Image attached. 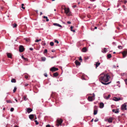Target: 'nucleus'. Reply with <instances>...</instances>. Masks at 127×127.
<instances>
[{
  "instance_id": "nucleus-1",
  "label": "nucleus",
  "mask_w": 127,
  "mask_h": 127,
  "mask_svg": "<svg viewBox=\"0 0 127 127\" xmlns=\"http://www.w3.org/2000/svg\"><path fill=\"white\" fill-rule=\"evenodd\" d=\"M110 78L109 75L108 74H101L100 75L99 80L103 84L107 85L111 83V82L107 83H106L108 81Z\"/></svg>"
},
{
  "instance_id": "nucleus-2",
  "label": "nucleus",
  "mask_w": 127,
  "mask_h": 127,
  "mask_svg": "<svg viewBox=\"0 0 127 127\" xmlns=\"http://www.w3.org/2000/svg\"><path fill=\"white\" fill-rule=\"evenodd\" d=\"M64 10H65V13L67 15L70 16L71 15V12L70 11L69 8H64Z\"/></svg>"
},
{
  "instance_id": "nucleus-3",
  "label": "nucleus",
  "mask_w": 127,
  "mask_h": 127,
  "mask_svg": "<svg viewBox=\"0 0 127 127\" xmlns=\"http://www.w3.org/2000/svg\"><path fill=\"white\" fill-rule=\"evenodd\" d=\"M63 121V120L61 119H57L56 121L57 122V124H56V125L58 126H59V125H61Z\"/></svg>"
},
{
  "instance_id": "nucleus-4",
  "label": "nucleus",
  "mask_w": 127,
  "mask_h": 127,
  "mask_svg": "<svg viewBox=\"0 0 127 127\" xmlns=\"http://www.w3.org/2000/svg\"><path fill=\"white\" fill-rule=\"evenodd\" d=\"M58 70V68H56L55 67H53L50 69V71H51L52 72H55Z\"/></svg>"
},
{
  "instance_id": "nucleus-5",
  "label": "nucleus",
  "mask_w": 127,
  "mask_h": 127,
  "mask_svg": "<svg viewBox=\"0 0 127 127\" xmlns=\"http://www.w3.org/2000/svg\"><path fill=\"white\" fill-rule=\"evenodd\" d=\"M127 105L126 103H124V104L122 105L121 109L123 110H127Z\"/></svg>"
},
{
  "instance_id": "nucleus-6",
  "label": "nucleus",
  "mask_w": 127,
  "mask_h": 127,
  "mask_svg": "<svg viewBox=\"0 0 127 127\" xmlns=\"http://www.w3.org/2000/svg\"><path fill=\"white\" fill-rule=\"evenodd\" d=\"M24 50V48L22 45H21L20 46L19 48V50L20 52H23Z\"/></svg>"
},
{
  "instance_id": "nucleus-7",
  "label": "nucleus",
  "mask_w": 127,
  "mask_h": 127,
  "mask_svg": "<svg viewBox=\"0 0 127 127\" xmlns=\"http://www.w3.org/2000/svg\"><path fill=\"white\" fill-rule=\"evenodd\" d=\"M113 119L112 118L110 117L109 119H105V121L106 122L107 121L109 123H111L112 122Z\"/></svg>"
},
{
  "instance_id": "nucleus-8",
  "label": "nucleus",
  "mask_w": 127,
  "mask_h": 127,
  "mask_svg": "<svg viewBox=\"0 0 127 127\" xmlns=\"http://www.w3.org/2000/svg\"><path fill=\"white\" fill-rule=\"evenodd\" d=\"M88 100L89 101H92L95 100V98H93V97L89 96L88 97Z\"/></svg>"
},
{
  "instance_id": "nucleus-9",
  "label": "nucleus",
  "mask_w": 127,
  "mask_h": 127,
  "mask_svg": "<svg viewBox=\"0 0 127 127\" xmlns=\"http://www.w3.org/2000/svg\"><path fill=\"white\" fill-rule=\"evenodd\" d=\"M123 57L124 58H125L127 55V51H125L122 53Z\"/></svg>"
},
{
  "instance_id": "nucleus-10",
  "label": "nucleus",
  "mask_w": 127,
  "mask_h": 127,
  "mask_svg": "<svg viewBox=\"0 0 127 127\" xmlns=\"http://www.w3.org/2000/svg\"><path fill=\"white\" fill-rule=\"evenodd\" d=\"M113 100L116 101H118L121 100V98H117L116 97L113 98Z\"/></svg>"
},
{
  "instance_id": "nucleus-11",
  "label": "nucleus",
  "mask_w": 127,
  "mask_h": 127,
  "mask_svg": "<svg viewBox=\"0 0 127 127\" xmlns=\"http://www.w3.org/2000/svg\"><path fill=\"white\" fill-rule=\"evenodd\" d=\"M112 111L113 112L116 113H117L119 112V109H117L116 110L113 109L112 110Z\"/></svg>"
},
{
  "instance_id": "nucleus-12",
  "label": "nucleus",
  "mask_w": 127,
  "mask_h": 127,
  "mask_svg": "<svg viewBox=\"0 0 127 127\" xmlns=\"http://www.w3.org/2000/svg\"><path fill=\"white\" fill-rule=\"evenodd\" d=\"M32 110L30 108H28L27 109V111L28 113H29L32 112Z\"/></svg>"
},
{
  "instance_id": "nucleus-13",
  "label": "nucleus",
  "mask_w": 127,
  "mask_h": 127,
  "mask_svg": "<svg viewBox=\"0 0 127 127\" xmlns=\"http://www.w3.org/2000/svg\"><path fill=\"white\" fill-rule=\"evenodd\" d=\"M75 63L77 65H80V63L77 60L75 61Z\"/></svg>"
},
{
  "instance_id": "nucleus-14",
  "label": "nucleus",
  "mask_w": 127,
  "mask_h": 127,
  "mask_svg": "<svg viewBox=\"0 0 127 127\" xmlns=\"http://www.w3.org/2000/svg\"><path fill=\"white\" fill-rule=\"evenodd\" d=\"M7 54L8 58H12V55L11 54L9 53H7Z\"/></svg>"
},
{
  "instance_id": "nucleus-15",
  "label": "nucleus",
  "mask_w": 127,
  "mask_h": 127,
  "mask_svg": "<svg viewBox=\"0 0 127 127\" xmlns=\"http://www.w3.org/2000/svg\"><path fill=\"white\" fill-rule=\"evenodd\" d=\"M104 107V104L103 103H100L99 105V107L100 108H102Z\"/></svg>"
},
{
  "instance_id": "nucleus-16",
  "label": "nucleus",
  "mask_w": 127,
  "mask_h": 127,
  "mask_svg": "<svg viewBox=\"0 0 127 127\" xmlns=\"http://www.w3.org/2000/svg\"><path fill=\"white\" fill-rule=\"evenodd\" d=\"M29 118L31 120L33 119L34 118V115L33 114H31L29 116Z\"/></svg>"
},
{
  "instance_id": "nucleus-17",
  "label": "nucleus",
  "mask_w": 127,
  "mask_h": 127,
  "mask_svg": "<svg viewBox=\"0 0 127 127\" xmlns=\"http://www.w3.org/2000/svg\"><path fill=\"white\" fill-rule=\"evenodd\" d=\"M110 96L111 95H109L107 96H104V97L105 99H108L109 98H110Z\"/></svg>"
},
{
  "instance_id": "nucleus-18",
  "label": "nucleus",
  "mask_w": 127,
  "mask_h": 127,
  "mask_svg": "<svg viewBox=\"0 0 127 127\" xmlns=\"http://www.w3.org/2000/svg\"><path fill=\"white\" fill-rule=\"evenodd\" d=\"M59 75L58 73L57 72H56L53 73V77H56L58 76Z\"/></svg>"
},
{
  "instance_id": "nucleus-19",
  "label": "nucleus",
  "mask_w": 127,
  "mask_h": 127,
  "mask_svg": "<svg viewBox=\"0 0 127 127\" xmlns=\"http://www.w3.org/2000/svg\"><path fill=\"white\" fill-rule=\"evenodd\" d=\"M53 25L55 26H58L59 27H62V26L61 25H60L59 24H58V23H54L53 24Z\"/></svg>"
},
{
  "instance_id": "nucleus-20",
  "label": "nucleus",
  "mask_w": 127,
  "mask_h": 127,
  "mask_svg": "<svg viewBox=\"0 0 127 127\" xmlns=\"http://www.w3.org/2000/svg\"><path fill=\"white\" fill-rule=\"evenodd\" d=\"M87 48L86 47H84L82 50V52H85L87 51Z\"/></svg>"
},
{
  "instance_id": "nucleus-21",
  "label": "nucleus",
  "mask_w": 127,
  "mask_h": 127,
  "mask_svg": "<svg viewBox=\"0 0 127 127\" xmlns=\"http://www.w3.org/2000/svg\"><path fill=\"white\" fill-rule=\"evenodd\" d=\"M100 64V63L98 62H96V64H95L96 65V68L98 66H99Z\"/></svg>"
},
{
  "instance_id": "nucleus-22",
  "label": "nucleus",
  "mask_w": 127,
  "mask_h": 127,
  "mask_svg": "<svg viewBox=\"0 0 127 127\" xmlns=\"http://www.w3.org/2000/svg\"><path fill=\"white\" fill-rule=\"evenodd\" d=\"M23 100L25 101L27 100L28 98H27V96H24L23 97Z\"/></svg>"
},
{
  "instance_id": "nucleus-23",
  "label": "nucleus",
  "mask_w": 127,
  "mask_h": 127,
  "mask_svg": "<svg viewBox=\"0 0 127 127\" xmlns=\"http://www.w3.org/2000/svg\"><path fill=\"white\" fill-rule=\"evenodd\" d=\"M42 60L43 61H44L46 60V58L45 57H42L41 58Z\"/></svg>"
},
{
  "instance_id": "nucleus-24",
  "label": "nucleus",
  "mask_w": 127,
  "mask_h": 127,
  "mask_svg": "<svg viewBox=\"0 0 127 127\" xmlns=\"http://www.w3.org/2000/svg\"><path fill=\"white\" fill-rule=\"evenodd\" d=\"M24 39H25L26 40V41L27 42H29L30 41V39L29 38H25Z\"/></svg>"
},
{
  "instance_id": "nucleus-25",
  "label": "nucleus",
  "mask_w": 127,
  "mask_h": 127,
  "mask_svg": "<svg viewBox=\"0 0 127 127\" xmlns=\"http://www.w3.org/2000/svg\"><path fill=\"white\" fill-rule=\"evenodd\" d=\"M43 18H46L47 21H49V19H48L47 17L44 16H43Z\"/></svg>"
},
{
  "instance_id": "nucleus-26",
  "label": "nucleus",
  "mask_w": 127,
  "mask_h": 127,
  "mask_svg": "<svg viewBox=\"0 0 127 127\" xmlns=\"http://www.w3.org/2000/svg\"><path fill=\"white\" fill-rule=\"evenodd\" d=\"M11 82L12 83H15L16 82V80L15 79H12L11 80Z\"/></svg>"
},
{
  "instance_id": "nucleus-27",
  "label": "nucleus",
  "mask_w": 127,
  "mask_h": 127,
  "mask_svg": "<svg viewBox=\"0 0 127 127\" xmlns=\"http://www.w3.org/2000/svg\"><path fill=\"white\" fill-rule=\"evenodd\" d=\"M97 111L96 110H94V115H96L97 113Z\"/></svg>"
},
{
  "instance_id": "nucleus-28",
  "label": "nucleus",
  "mask_w": 127,
  "mask_h": 127,
  "mask_svg": "<svg viewBox=\"0 0 127 127\" xmlns=\"http://www.w3.org/2000/svg\"><path fill=\"white\" fill-rule=\"evenodd\" d=\"M70 29H71V31L73 32H75V30H72V29H73V27L72 26H71L70 27Z\"/></svg>"
},
{
  "instance_id": "nucleus-29",
  "label": "nucleus",
  "mask_w": 127,
  "mask_h": 127,
  "mask_svg": "<svg viewBox=\"0 0 127 127\" xmlns=\"http://www.w3.org/2000/svg\"><path fill=\"white\" fill-rule=\"evenodd\" d=\"M13 28H16L17 26V24L16 23H14L13 25Z\"/></svg>"
},
{
  "instance_id": "nucleus-30",
  "label": "nucleus",
  "mask_w": 127,
  "mask_h": 127,
  "mask_svg": "<svg viewBox=\"0 0 127 127\" xmlns=\"http://www.w3.org/2000/svg\"><path fill=\"white\" fill-rule=\"evenodd\" d=\"M41 44L43 46H45L46 45V43L44 41H42Z\"/></svg>"
},
{
  "instance_id": "nucleus-31",
  "label": "nucleus",
  "mask_w": 127,
  "mask_h": 127,
  "mask_svg": "<svg viewBox=\"0 0 127 127\" xmlns=\"http://www.w3.org/2000/svg\"><path fill=\"white\" fill-rule=\"evenodd\" d=\"M16 90H17V88H16V87H14V89L13 90V92L15 93L16 92Z\"/></svg>"
},
{
  "instance_id": "nucleus-32",
  "label": "nucleus",
  "mask_w": 127,
  "mask_h": 127,
  "mask_svg": "<svg viewBox=\"0 0 127 127\" xmlns=\"http://www.w3.org/2000/svg\"><path fill=\"white\" fill-rule=\"evenodd\" d=\"M107 52V49L106 48H104L103 50V52L104 53H106Z\"/></svg>"
},
{
  "instance_id": "nucleus-33",
  "label": "nucleus",
  "mask_w": 127,
  "mask_h": 127,
  "mask_svg": "<svg viewBox=\"0 0 127 127\" xmlns=\"http://www.w3.org/2000/svg\"><path fill=\"white\" fill-rule=\"evenodd\" d=\"M107 57L108 58H110L111 57V54H109L107 55Z\"/></svg>"
},
{
  "instance_id": "nucleus-34",
  "label": "nucleus",
  "mask_w": 127,
  "mask_h": 127,
  "mask_svg": "<svg viewBox=\"0 0 127 127\" xmlns=\"http://www.w3.org/2000/svg\"><path fill=\"white\" fill-rule=\"evenodd\" d=\"M41 39H36L35 40V42H38L39 41H41Z\"/></svg>"
},
{
  "instance_id": "nucleus-35",
  "label": "nucleus",
  "mask_w": 127,
  "mask_h": 127,
  "mask_svg": "<svg viewBox=\"0 0 127 127\" xmlns=\"http://www.w3.org/2000/svg\"><path fill=\"white\" fill-rule=\"evenodd\" d=\"M50 44L51 46H52L54 45V43L53 42H51L50 43Z\"/></svg>"
},
{
  "instance_id": "nucleus-36",
  "label": "nucleus",
  "mask_w": 127,
  "mask_h": 127,
  "mask_svg": "<svg viewBox=\"0 0 127 127\" xmlns=\"http://www.w3.org/2000/svg\"><path fill=\"white\" fill-rule=\"evenodd\" d=\"M6 101L7 103H12V101L10 100H7Z\"/></svg>"
},
{
  "instance_id": "nucleus-37",
  "label": "nucleus",
  "mask_w": 127,
  "mask_h": 127,
  "mask_svg": "<svg viewBox=\"0 0 127 127\" xmlns=\"http://www.w3.org/2000/svg\"><path fill=\"white\" fill-rule=\"evenodd\" d=\"M14 109L13 108H11V109H10V111L11 112H12L14 111Z\"/></svg>"
},
{
  "instance_id": "nucleus-38",
  "label": "nucleus",
  "mask_w": 127,
  "mask_h": 127,
  "mask_svg": "<svg viewBox=\"0 0 127 127\" xmlns=\"http://www.w3.org/2000/svg\"><path fill=\"white\" fill-rule=\"evenodd\" d=\"M35 122V124L36 125H37L38 124L39 122H38L36 120L34 121Z\"/></svg>"
},
{
  "instance_id": "nucleus-39",
  "label": "nucleus",
  "mask_w": 127,
  "mask_h": 127,
  "mask_svg": "<svg viewBox=\"0 0 127 127\" xmlns=\"http://www.w3.org/2000/svg\"><path fill=\"white\" fill-rule=\"evenodd\" d=\"M47 49H45V50L44 52L43 53H47Z\"/></svg>"
},
{
  "instance_id": "nucleus-40",
  "label": "nucleus",
  "mask_w": 127,
  "mask_h": 127,
  "mask_svg": "<svg viewBox=\"0 0 127 127\" xmlns=\"http://www.w3.org/2000/svg\"><path fill=\"white\" fill-rule=\"evenodd\" d=\"M93 96H92V97H93V98L95 99V95L94 94V93H93Z\"/></svg>"
},
{
  "instance_id": "nucleus-41",
  "label": "nucleus",
  "mask_w": 127,
  "mask_h": 127,
  "mask_svg": "<svg viewBox=\"0 0 127 127\" xmlns=\"http://www.w3.org/2000/svg\"><path fill=\"white\" fill-rule=\"evenodd\" d=\"M44 75L45 77H47V75L46 73H45L44 74Z\"/></svg>"
},
{
  "instance_id": "nucleus-42",
  "label": "nucleus",
  "mask_w": 127,
  "mask_h": 127,
  "mask_svg": "<svg viewBox=\"0 0 127 127\" xmlns=\"http://www.w3.org/2000/svg\"><path fill=\"white\" fill-rule=\"evenodd\" d=\"M54 42L55 43H59V41H58L57 40H55V41H54Z\"/></svg>"
},
{
  "instance_id": "nucleus-43",
  "label": "nucleus",
  "mask_w": 127,
  "mask_h": 127,
  "mask_svg": "<svg viewBox=\"0 0 127 127\" xmlns=\"http://www.w3.org/2000/svg\"><path fill=\"white\" fill-rule=\"evenodd\" d=\"M118 47L119 49H122V46H118Z\"/></svg>"
},
{
  "instance_id": "nucleus-44",
  "label": "nucleus",
  "mask_w": 127,
  "mask_h": 127,
  "mask_svg": "<svg viewBox=\"0 0 127 127\" xmlns=\"http://www.w3.org/2000/svg\"><path fill=\"white\" fill-rule=\"evenodd\" d=\"M23 59L26 61H28V59L27 58H24Z\"/></svg>"
},
{
  "instance_id": "nucleus-45",
  "label": "nucleus",
  "mask_w": 127,
  "mask_h": 127,
  "mask_svg": "<svg viewBox=\"0 0 127 127\" xmlns=\"http://www.w3.org/2000/svg\"><path fill=\"white\" fill-rule=\"evenodd\" d=\"M25 77L26 79H27L28 78V77L27 75H25Z\"/></svg>"
},
{
  "instance_id": "nucleus-46",
  "label": "nucleus",
  "mask_w": 127,
  "mask_h": 127,
  "mask_svg": "<svg viewBox=\"0 0 127 127\" xmlns=\"http://www.w3.org/2000/svg\"><path fill=\"white\" fill-rule=\"evenodd\" d=\"M98 121V119H96L94 120V121L95 122H96Z\"/></svg>"
},
{
  "instance_id": "nucleus-47",
  "label": "nucleus",
  "mask_w": 127,
  "mask_h": 127,
  "mask_svg": "<svg viewBox=\"0 0 127 127\" xmlns=\"http://www.w3.org/2000/svg\"><path fill=\"white\" fill-rule=\"evenodd\" d=\"M125 82L126 84L127 85V79H126L125 80Z\"/></svg>"
},
{
  "instance_id": "nucleus-48",
  "label": "nucleus",
  "mask_w": 127,
  "mask_h": 127,
  "mask_svg": "<svg viewBox=\"0 0 127 127\" xmlns=\"http://www.w3.org/2000/svg\"><path fill=\"white\" fill-rule=\"evenodd\" d=\"M28 85H29L28 84L26 83V84H25V87L27 86H28Z\"/></svg>"
},
{
  "instance_id": "nucleus-49",
  "label": "nucleus",
  "mask_w": 127,
  "mask_h": 127,
  "mask_svg": "<svg viewBox=\"0 0 127 127\" xmlns=\"http://www.w3.org/2000/svg\"><path fill=\"white\" fill-rule=\"evenodd\" d=\"M46 127H50V126L49 125H47L46 126Z\"/></svg>"
},
{
  "instance_id": "nucleus-50",
  "label": "nucleus",
  "mask_w": 127,
  "mask_h": 127,
  "mask_svg": "<svg viewBox=\"0 0 127 127\" xmlns=\"http://www.w3.org/2000/svg\"><path fill=\"white\" fill-rule=\"evenodd\" d=\"M79 60H82V58H81V57H80V58H79Z\"/></svg>"
},
{
  "instance_id": "nucleus-51",
  "label": "nucleus",
  "mask_w": 127,
  "mask_h": 127,
  "mask_svg": "<svg viewBox=\"0 0 127 127\" xmlns=\"http://www.w3.org/2000/svg\"><path fill=\"white\" fill-rule=\"evenodd\" d=\"M30 50H33V49L32 48H30Z\"/></svg>"
},
{
  "instance_id": "nucleus-52",
  "label": "nucleus",
  "mask_w": 127,
  "mask_h": 127,
  "mask_svg": "<svg viewBox=\"0 0 127 127\" xmlns=\"http://www.w3.org/2000/svg\"><path fill=\"white\" fill-rule=\"evenodd\" d=\"M67 23L68 24H70L71 23L70 21H68Z\"/></svg>"
},
{
  "instance_id": "nucleus-53",
  "label": "nucleus",
  "mask_w": 127,
  "mask_h": 127,
  "mask_svg": "<svg viewBox=\"0 0 127 127\" xmlns=\"http://www.w3.org/2000/svg\"><path fill=\"white\" fill-rule=\"evenodd\" d=\"M21 7L24 9H25V7H23V6H22Z\"/></svg>"
},
{
  "instance_id": "nucleus-54",
  "label": "nucleus",
  "mask_w": 127,
  "mask_h": 127,
  "mask_svg": "<svg viewBox=\"0 0 127 127\" xmlns=\"http://www.w3.org/2000/svg\"><path fill=\"white\" fill-rule=\"evenodd\" d=\"M35 11L37 13L38 12V11L37 10H35Z\"/></svg>"
},
{
  "instance_id": "nucleus-55",
  "label": "nucleus",
  "mask_w": 127,
  "mask_h": 127,
  "mask_svg": "<svg viewBox=\"0 0 127 127\" xmlns=\"http://www.w3.org/2000/svg\"><path fill=\"white\" fill-rule=\"evenodd\" d=\"M117 83H118L119 84H120V82L119 81H117Z\"/></svg>"
},
{
  "instance_id": "nucleus-56",
  "label": "nucleus",
  "mask_w": 127,
  "mask_h": 127,
  "mask_svg": "<svg viewBox=\"0 0 127 127\" xmlns=\"http://www.w3.org/2000/svg\"><path fill=\"white\" fill-rule=\"evenodd\" d=\"M24 4H21L22 6H24Z\"/></svg>"
},
{
  "instance_id": "nucleus-57",
  "label": "nucleus",
  "mask_w": 127,
  "mask_h": 127,
  "mask_svg": "<svg viewBox=\"0 0 127 127\" xmlns=\"http://www.w3.org/2000/svg\"><path fill=\"white\" fill-rule=\"evenodd\" d=\"M76 6V5H74L73 6V7H74V8H75V7Z\"/></svg>"
},
{
  "instance_id": "nucleus-58",
  "label": "nucleus",
  "mask_w": 127,
  "mask_h": 127,
  "mask_svg": "<svg viewBox=\"0 0 127 127\" xmlns=\"http://www.w3.org/2000/svg\"><path fill=\"white\" fill-rule=\"evenodd\" d=\"M82 79H83V80H85V78H84V77H82Z\"/></svg>"
},
{
  "instance_id": "nucleus-59",
  "label": "nucleus",
  "mask_w": 127,
  "mask_h": 127,
  "mask_svg": "<svg viewBox=\"0 0 127 127\" xmlns=\"http://www.w3.org/2000/svg\"><path fill=\"white\" fill-rule=\"evenodd\" d=\"M90 1H95V0H90Z\"/></svg>"
},
{
  "instance_id": "nucleus-60",
  "label": "nucleus",
  "mask_w": 127,
  "mask_h": 127,
  "mask_svg": "<svg viewBox=\"0 0 127 127\" xmlns=\"http://www.w3.org/2000/svg\"><path fill=\"white\" fill-rule=\"evenodd\" d=\"M93 121V119L91 121V122H92Z\"/></svg>"
},
{
  "instance_id": "nucleus-61",
  "label": "nucleus",
  "mask_w": 127,
  "mask_h": 127,
  "mask_svg": "<svg viewBox=\"0 0 127 127\" xmlns=\"http://www.w3.org/2000/svg\"><path fill=\"white\" fill-rule=\"evenodd\" d=\"M22 58H23V59H24V56L23 55L22 56Z\"/></svg>"
},
{
  "instance_id": "nucleus-62",
  "label": "nucleus",
  "mask_w": 127,
  "mask_h": 127,
  "mask_svg": "<svg viewBox=\"0 0 127 127\" xmlns=\"http://www.w3.org/2000/svg\"><path fill=\"white\" fill-rule=\"evenodd\" d=\"M15 100L17 102H18V101L16 99H15Z\"/></svg>"
},
{
  "instance_id": "nucleus-63",
  "label": "nucleus",
  "mask_w": 127,
  "mask_h": 127,
  "mask_svg": "<svg viewBox=\"0 0 127 127\" xmlns=\"http://www.w3.org/2000/svg\"><path fill=\"white\" fill-rule=\"evenodd\" d=\"M42 14V12H40V15H41Z\"/></svg>"
},
{
  "instance_id": "nucleus-64",
  "label": "nucleus",
  "mask_w": 127,
  "mask_h": 127,
  "mask_svg": "<svg viewBox=\"0 0 127 127\" xmlns=\"http://www.w3.org/2000/svg\"><path fill=\"white\" fill-rule=\"evenodd\" d=\"M14 127H18L17 126H14Z\"/></svg>"
}]
</instances>
